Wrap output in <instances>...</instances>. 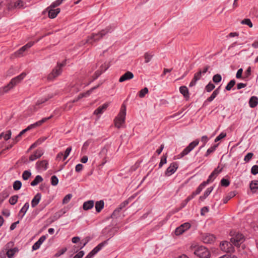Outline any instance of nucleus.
Wrapping results in <instances>:
<instances>
[{"label":"nucleus","mask_w":258,"mask_h":258,"mask_svg":"<svg viewBox=\"0 0 258 258\" xmlns=\"http://www.w3.org/2000/svg\"><path fill=\"white\" fill-rule=\"evenodd\" d=\"M250 188L251 190L258 189V181H252L250 184Z\"/></svg>","instance_id":"41"},{"label":"nucleus","mask_w":258,"mask_h":258,"mask_svg":"<svg viewBox=\"0 0 258 258\" xmlns=\"http://www.w3.org/2000/svg\"><path fill=\"white\" fill-rule=\"evenodd\" d=\"M199 143L198 139H196L191 142L180 154L177 156V158L179 159L185 155L188 154Z\"/></svg>","instance_id":"5"},{"label":"nucleus","mask_w":258,"mask_h":258,"mask_svg":"<svg viewBox=\"0 0 258 258\" xmlns=\"http://www.w3.org/2000/svg\"><path fill=\"white\" fill-rule=\"evenodd\" d=\"M177 168V165L173 163L170 165V166L166 169L165 174L166 176H169L173 174Z\"/></svg>","instance_id":"18"},{"label":"nucleus","mask_w":258,"mask_h":258,"mask_svg":"<svg viewBox=\"0 0 258 258\" xmlns=\"http://www.w3.org/2000/svg\"><path fill=\"white\" fill-rule=\"evenodd\" d=\"M48 99V98H42L38 100L35 104L36 107L45 102Z\"/></svg>","instance_id":"59"},{"label":"nucleus","mask_w":258,"mask_h":258,"mask_svg":"<svg viewBox=\"0 0 258 258\" xmlns=\"http://www.w3.org/2000/svg\"><path fill=\"white\" fill-rule=\"evenodd\" d=\"M104 202L103 200L97 201L95 203V209L97 213H99L103 209Z\"/></svg>","instance_id":"26"},{"label":"nucleus","mask_w":258,"mask_h":258,"mask_svg":"<svg viewBox=\"0 0 258 258\" xmlns=\"http://www.w3.org/2000/svg\"><path fill=\"white\" fill-rule=\"evenodd\" d=\"M66 64V60L61 63H57V66L52 70L51 72L48 75L47 80L52 81L56 77L60 75L62 73V68Z\"/></svg>","instance_id":"3"},{"label":"nucleus","mask_w":258,"mask_h":258,"mask_svg":"<svg viewBox=\"0 0 258 258\" xmlns=\"http://www.w3.org/2000/svg\"><path fill=\"white\" fill-rule=\"evenodd\" d=\"M19 197L17 195H15L11 197L9 199V203L12 205L16 204L18 201Z\"/></svg>","instance_id":"37"},{"label":"nucleus","mask_w":258,"mask_h":258,"mask_svg":"<svg viewBox=\"0 0 258 258\" xmlns=\"http://www.w3.org/2000/svg\"><path fill=\"white\" fill-rule=\"evenodd\" d=\"M34 41H30L27 43L24 46H22L21 48H20L18 51L15 52V55L17 57H20L23 56V53L25 52L27 49L31 47L35 43Z\"/></svg>","instance_id":"12"},{"label":"nucleus","mask_w":258,"mask_h":258,"mask_svg":"<svg viewBox=\"0 0 258 258\" xmlns=\"http://www.w3.org/2000/svg\"><path fill=\"white\" fill-rule=\"evenodd\" d=\"M209 208L208 207H204L201 209V215H204L206 213L208 212Z\"/></svg>","instance_id":"62"},{"label":"nucleus","mask_w":258,"mask_h":258,"mask_svg":"<svg viewBox=\"0 0 258 258\" xmlns=\"http://www.w3.org/2000/svg\"><path fill=\"white\" fill-rule=\"evenodd\" d=\"M9 192L7 189H5L0 192V205L9 197Z\"/></svg>","instance_id":"30"},{"label":"nucleus","mask_w":258,"mask_h":258,"mask_svg":"<svg viewBox=\"0 0 258 258\" xmlns=\"http://www.w3.org/2000/svg\"><path fill=\"white\" fill-rule=\"evenodd\" d=\"M148 92H149V90H148V88L145 87L143 89H141L139 92V96L140 98H143L148 93Z\"/></svg>","instance_id":"35"},{"label":"nucleus","mask_w":258,"mask_h":258,"mask_svg":"<svg viewBox=\"0 0 258 258\" xmlns=\"http://www.w3.org/2000/svg\"><path fill=\"white\" fill-rule=\"evenodd\" d=\"M244 240L243 235L241 233H237L230 239L231 242L235 246H239Z\"/></svg>","instance_id":"10"},{"label":"nucleus","mask_w":258,"mask_h":258,"mask_svg":"<svg viewBox=\"0 0 258 258\" xmlns=\"http://www.w3.org/2000/svg\"><path fill=\"white\" fill-rule=\"evenodd\" d=\"M202 75V74L201 71H200L198 72H197V73H196L194 75V77L192 80L189 83V86L191 87L195 86L197 82L201 78Z\"/></svg>","instance_id":"19"},{"label":"nucleus","mask_w":258,"mask_h":258,"mask_svg":"<svg viewBox=\"0 0 258 258\" xmlns=\"http://www.w3.org/2000/svg\"><path fill=\"white\" fill-rule=\"evenodd\" d=\"M52 116H53L52 115H51L48 117L43 118L42 119L36 122L35 123L30 124L27 128L22 130L21 132H20V135H21L22 136L26 132H27L32 128H34L37 126L41 125L43 123L46 122L47 120L51 118L52 117Z\"/></svg>","instance_id":"7"},{"label":"nucleus","mask_w":258,"mask_h":258,"mask_svg":"<svg viewBox=\"0 0 258 258\" xmlns=\"http://www.w3.org/2000/svg\"><path fill=\"white\" fill-rule=\"evenodd\" d=\"M107 149L106 147L103 148L100 152V155L103 158V160H105L106 158V155L107 153Z\"/></svg>","instance_id":"40"},{"label":"nucleus","mask_w":258,"mask_h":258,"mask_svg":"<svg viewBox=\"0 0 258 258\" xmlns=\"http://www.w3.org/2000/svg\"><path fill=\"white\" fill-rule=\"evenodd\" d=\"M213 187H208L205 191L204 195L200 197V199L201 201L205 200L211 194V192L213 190Z\"/></svg>","instance_id":"32"},{"label":"nucleus","mask_w":258,"mask_h":258,"mask_svg":"<svg viewBox=\"0 0 258 258\" xmlns=\"http://www.w3.org/2000/svg\"><path fill=\"white\" fill-rule=\"evenodd\" d=\"M122 208L120 207L119 206L118 208H117L113 212L112 214V217H116L118 215L120 211L122 210Z\"/></svg>","instance_id":"54"},{"label":"nucleus","mask_w":258,"mask_h":258,"mask_svg":"<svg viewBox=\"0 0 258 258\" xmlns=\"http://www.w3.org/2000/svg\"><path fill=\"white\" fill-rule=\"evenodd\" d=\"M110 103L106 102L103 104L102 105L98 107L95 111H94V114L99 115L102 114L108 107Z\"/></svg>","instance_id":"17"},{"label":"nucleus","mask_w":258,"mask_h":258,"mask_svg":"<svg viewBox=\"0 0 258 258\" xmlns=\"http://www.w3.org/2000/svg\"><path fill=\"white\" fill-rule=\"evenodd\" d=\"M67 250V247H63L62 249L58 250L55 254V257H59L61 255L63 254Z\"/></svg>","instance_id":"47"},{"label":"nucleus","mask_w":258,"mask_h":258,"mask_svg":"<svg viewBox=\"0 0 258 258\" xmlns=\"http://www.w3.org/2000/svg\"><path fill=\"white\" fill-rule=\"evenodd\" d=\"M94 205V202L93 200H89L85 202L83 205V208L85 211L91 209Z\"/></svg>","instance_id":"24"},{"label":"nucleus","mask_w":258,"mask_h":258,"mask_svg":"<svg viewBox=\"0 0 258 258\" xmlns=\"http://www.w3.org/2000/svg\"><path fill=\"white\" fill-rule=\"evenodd\" d=\"M207 184L204 181L197 188L196 190L193 193V195H199L202 190L205 187Z\"/></svg>","instance_id":"33"},{"label":"nucleus","mask_w":258,"mask_h":258,"mask_svg":"<svg viewBox=\"0 0 258 258\" xmlns=\"http://www.w3.org/2000/svg\"><path fill=\"white\" fill-rule=\"evenodd\" d=\"M253 156V154L252 153H247L244 158V161L245 162H248L252 158Z\"/></svg>","instance_id":"52"},{"label":"nucleus","mask_w":258,"mask_h":258,"mask_svg":"<svg viewBox=\"0 0 258 258\" xmlns=\"http://www.w3.org/2000/svg\"><path fill=\"white\" fill-rule=\"evenodd\" d=\"M191 225L189 223H184L175 229V234L177 236L180 235L189 229Z\"/></svg>","instance_id":"9"},{"label":"nucleus","mask_w":258,"mask_h":258,"mask_svg":"<svg viewBox=\"0 0 258 258\" xmlns=\"http://www.w3.org/2000/svg\"><path fill=\"white\" fill-rule=\"evenodd\" d=\"M201 239L205 243L211 244L215 241V237L212 234L204 233L202 234Z\"/></svg>","instance_id":"11"},{"label":"nucleus","mask_w":258,"mask_h":258,"mask_svg":"<svg viewBox=\"0 0 258 258\" xmlns=\"http://www.w3.org/2000/svg\"><path fill=\"white\" fill-rule=\"evenodd\" d=\"M26 76V73L23 72L20 75L13 78L7 85L0 88V93L4 94L8 92L10 89H12L16 85L20 83L22 80L24 79Z\"/></svg>","instance_id":"1"},{"label":"nucleus","mask_w":258,"mask_h":258,"mask_svg":"<svg viewBox=\"0 0 258 258\" xmlns=\"http://www.w3.org/2000/svg\"><path fill=\"white\" fill-rule=\"evenodd\" d=\"M194 254L200 258H210L211 256L210 251L204 246L198 247L195 250Z\"/></svg>","instance_id":"6"},{"label":"nucleus","mask_w":258,"mask_h":258,"mask_svg":"<svg viewBox=\"0 0 258 258\" xmlns=\"http://www.w3.org/2000/svg\"><path fill=\"white\" fill-rule=\"evenodd\" d=\"M43 178L39 175H37L35 179L31 182V185L34 186L43 181Z\"/></svg>","instance_id":"31"},{"label":"nucleus","mask_w":258,"mask_h":258,"mask_svg":"<svg viewBox=\"0 0 258 258\" xmlns=\"http://www.w3.org/2000/svg\"><path fill=\"white\" fill-rule=\"evenodd\" d=\"M134 77V75L132 72L127 71L120 77L119 82L121 83L125 81L131 80Z\"/></svg>","instance_id":"14"},{"label":"nucleus","mask_w":258,"mask_h":258,"mask_svg":"<svg viewBox=\"0 0 258 258\" xmlns=\"http://www.w3.org/2000/svg\"><path fill=\"white\" fill-rule=\"evenodd\" d=\"M251 67H248L244 72V77L248 78L251 75Z\"/></svg>","instance_id":"58"},{"label":"nucleus","mask_w":258,"mask_h":258,"mask_svg":"<svg viewBox=\"0 0 258 258\" xmlns=\"http://www.w3.org/2000/svg\"><path fill=\"white\" fill-rule=\"evenodd\" d=\"M29 208V204L28 202L26 203L23 207L21 208L18 214V216L20 219H22L24 216L25 214L27 212V210Z\"/></svg>","instance_id":"20"},{"label":"nucleus","mask_w":258,"mask_h":258,"mask_svg":"<svg viewBox=\"0 0 258 258\" xmlns=\"http://www.w3.org/2000/svg\"><path fill=\"white\" fill-rule=\"evenodd\" d=\"M235 196V194L233 192H230L228 196H227L225 198H224L223 200V203L226 204L227 202L231 199L232 197Z\"/></svg>","instance_id":"50"},{"label":"nucleus","mask_w":258,"mask_h":258,"mask_svg":"<svg viewBox=\"0 0 258 258\" xmlns=\"http://www.w3.org/2000/svg\"><path fill=\"white\" fill-rule=\"evenodd\" d=\"M220 249L225 252H232L234 251V248L232 244L227 241H224L220 244Z\"/></svg>","instance_id":"8"},{"label":"nucleus","mask_w":258,"mask_h":258,"mask_svg":"<svg viewBox=\"0 0 258 258\" xmlns=\"http://www.w3.org/2000/svg\"><path fill=\"white\" fill-rule=\"evenodd\" d=\"M109 68L107 64L105 65V68L103 71L98 70L95 73V75L96 76L95 79L97 78L103 72H105L107 69Z\"/></svg>","instance_id":"48"},{"label":"nucleus","mask_w":258,"mask_h":258,"mask_svg":"<svg viewBox=\"0 0 258 258\" xmlns=\"http://www.w3.org/2000/svg\"><path fill=\"white\" fill-rule=\"evenodd\" d=\"M226 136V133L222 132L215 139V142H217Z\"/></svg>","instance_id":"46"},{"label":"nucleus","mask_w":258,"mask_h":258,"mask_svg":"<svg viewBox=\"0 0 258 258\" xmlns=\"http://www.w3.org/2000/svg\"><path fill=\"white\" fill-rule=\"evenodd\" d=\"M72 198V195L71 194L67 195L62 200V203L63 204H66L68 203Z\"/></svg>","instance_id":"42"},{"label":"nucleus","mask_w":258,"mask_h":258,"mask_svg":"<svg viewBox=\"0 0 258 258\" xmlns=\"http://www.w3.org/2000/svg\"><path fill=\"white\" fill-rule=\"evenodd\" d=\"M126 115V108L124 105H122L121 108L114 119L115 126L117 128H120L124 123Z\"/></svg>","instance_id":"4"},{"label":"nucleus","mask_w":258,"mask_h":258,"mask_svg":"<svg viewBox=\"0 0 258 258\" xmlns=\"http://www.w3.org/2000/svg\"><path fill=\"white\" fill-rule=\"evenodd\" d=\"M241 24L246 25L248 26L250 28H251L253 26L252 23L249 19H244V20L241 21Z\"/></svg>","instance_id":"39"},{"label":"nucleus","mask_w":258,"mask_h":258,"mask_svg":"<svg viewBox=\"0 0 258 258\" xmlns=\"http://www.w3.org/2000/svg\"><path fill=\"white\" fill-rule=\"evenodd\" d=\"M83 165L81 164H78L76 166L75 170L76 172H80L83 169Z\"/></svg>","instance_id":"63"},{"label":"nucleus","mask_w":258,"mask_h":258,"mask_svg":"<svg viewBox=\"0 0 258 258\" xmlns=\"http://www.w3.org/2000/svg\"><path fill=\"white\" fill-rule=\"evenodd\" d=\"M209 141V138L207 136H203L201 138V142L203 143V147H204L206 144Z\"/></svg>","instance_id":"61"},{"label":"nucleus","mask_w":258,"mask_h":258,"mask_svg":"<svg viewBox=\"0 0 258 258\" xmlns=\"http://www.w3.org/2000/svg\"><path fill=\"white\" fill-rule=\"evenodd\" d=\"M84 254L83 251H80L77 254H76L73 258H82Z\"/></svg>","instance_id":"64"},{"label":"nucleus","mask_w":258,"mask_h":258,"mask_svg":"<svg viewBox=\"0 0 258 258\" xmlns=\"http://www.w3.org/2000/svg\"><path fill=\"white\" fill-rule=\"evenodd\" d=\"M60 12V9L57 8L56 9L49 8L48 11V17L51 19L55 18L58 14Z\"/></svg>","instance_id":"23"},{"label":"nucleus","mask_w":258,"mask_h":258,"mask_svg":"<svg viewBox=\"0 0 258 258\" xmlns=\"http://www.w3.org/2000/svg\"><path fill=\"white\" fill-rule=\"evenodd\" d=\"M106 243V241H104L99 243L93 250H92V251H90L85 258H92L95 254L102 249Z\"/></svg>","instance_id":"13"},{"label":"nucleus","mask_w":258,"mask_h":258,"mask_svg":"<svg viewBox=\"0 0 258 258\" xmlns=\"http://www.w3.org/2000/svg\"><path fill=\"white\" fill-rule=\"evenodd\" d=\"M222 80L221 76L219 74H216L213 77V81L215 83H218L221 82Z\"/></svg>","instance_id":"44"},{"label":"nucleus","mask_w":258,"mask_h":258,"mask_svg":"<svg viewBox=\"0 0 258 258\" xmlns=\"http://www.w3.org/2000/svg\"><path fill=\"white\" fill-rule=\"evenodd\" d=\"M58 179L55 175H53L51 177V184L53 186H55L58 184Z\"/></svg>","instance_id":"43"},{"label":"nucleus","mask_w":258,"mask_h":258,"mask_svg":"<svg viewBox=\"0 0 258 258\" xmlns=\"http://www.w3.org/2000/svg\"><path fill=\"white\" fill-rule=\"evenodd\" d=\"M112 30L113 29L111 26H108L104 29L102 30L98 33H93L90 36L88 37L86 41V43L92 44L93 43L99 40L108 33L111 32Z\"/></svg>","instance_id":"2"},{"label":"nucleus","mask_w":258,"mask_h":258,"mask_svg":"<svg viewBox=\"0 0 258 258\" xmlns=\"http://www.w3.org/2000/svg\"><path fill=\"white\" fill-rule=\"evenodd\" d=\"M12 133L11 130H9L7 131L6 133H4V139L5 141H8L9 140L11 137Z\"/></svg>","instance_id":"56"},{"label":"nucleus","mask_w":258,"mask_h":258,"mask_svg":"<svg viewBox=\"0 0 258 258\" xmlns=\"http://www.w3.org/2000/svg\"><path fill=\"white\" fill-rule=\"evenodd\" d=\"M251 173L253 175H256L258 174V165H254L251 167Z\"/></svg>","instance_id":"57"},{"label":"nucleus","mask_w":258,"mask_h":258,"mask_svg":"<svg viewBox=\"0 0 258 258\" xmlns=\"http://www.w3.org/2000/svg\"><path fill=\"white\" fill-rule=\"evenodd\" d=\"M41 198L40 193H37L33 198L31 201V206L33 208L35 207L39 203Z\"/></svg>","instance_id":"22"},{"label":"nucleus","mask_w":258,"mask_h":258,"mask_svg":"<svg viewBox=\"0 0 258 258\" xmlns=\"http://www.w3.org/2000/svg\"><path fill=\"white\" fill-rule=\"evenodd\" d=\"M44 152L42 149H38L35 151L33 154L29 157V160L33 161L37 159L40 158L43 154Z\"/></svg>","instance_id":"15"},{"label":"nucleus","mask_w":258,"mask_h":258,"mask_svg":"<svg viewBox=\"0 0 258 258\" xmlns=\"http://www.w3.org/2000/svg\"><path fill=\"white\" fill-rule=\"evenodd\" d=\"M235 81L234 80H231L225 87L226 90L229 91L234 86Z\"/></svg>","instance_id":"45"},{"label":"nucleus","mask_w":258,"mask_h":258,"mask_svg":"<svg viewBox=\"0 0 258 258\" xmlns=\"http://www.w3.org/2000/svg\"><path fill=\"white\" fill-rule=\"evenodd\" d=\"M22 183L19 180L15 181L13 183V188L15 190H18L21 188Z\"/></svg>","instance_id":"36"},{"label":"nucleus","mask_w":258,"mask_h":258,"mask_svg":"<svg viewBox=\"0 0 258 258\" xmlns=\"http://www.w3.org/2000/svg\"><path fill=\"white\" fill-rule=\"evenodd\" d=\"M258 103V98L256 96H252L249 99V105L251 108L255 107Z\"/></svg>","instance_id":"27"},{"label":"nucleus","mask_w":258,"mask_h":258,"mask_svg":"<svg viewBox=\"0 0 258 258\" xmlns=\"http://www.w3.org/2000/svg\"><path fill=\"white\" fill-rule=\"evenodd\" d=\"M221 171V169L218 170V168L215 169L212 173L209 175L207 181H204L207 184L211 182H212L214 178L218 175V174Z\"/></svg>","instance_id":"16"},{"label":"nucleus","mask_w":258,"mask_h":258,"mask_svg":"<svg viewBox=\"0 0 258 258\" xmlns=\"http://www.w3.org/2000/svg\"><path fill=\"white\" fill-rule=\"evenodd\" d=\"M219 89H220V87H219L218 88H217L216 89H215L212 93V94H211V95L207 98L206 101H208V102H212L215 98L217 96V95L219 93Z\"/></svg>","instance_id":"29"},{"label":"nucleus","mask_w":258,"mask_h":258,"mask_svg":"<svg viewBox=\"0 0 258 258\" xmlns=\"http://www.w3.org/2000/svg\"><path fill=\"white\" fill-rule=\"evenodd\" d=\"M218 146H219V144H215V145L211 146L210 148H209L207 150L206 153H205V156L206 157H207L210 154L213 153L215 151V150L216 149V148L218 147Z\"/></svg>","instance_id":"34"},{"label":"nucleus","mask_w":258,"mask_h":258,"mask_svg":"<svg viewBox=\"0 0 258 258\" xmlns=\"http://www.w3.org/2000/svg\"><path fill=\"white\" fill-rule=\"evenodd\" d=\"M98 87V86L94 87L92 88L91 89H90V90H88L85 93H83L80 94L78 95V99H81L84 97L89 96L91 94V93L93 92V91L94 89L97 88Z\"/></svg>","instance_id":"28"},{"label":"nucleus","mask_w":258,"mask_h":258,"mask_svg":"<svg viewBox=\"0 0 258 258\" xmlns=\"http://www.w3.org/2000/svg\"><path fill=\"white\" fill-rule=\"evenodd\" d=\"M48 161L47 160H42L36 163V167L38 169H43L46 170L47 169Z\"/></svg>","instance_id":"21"},{"label":"nucleus","mask_w":258,"mask_h":258,"mask_svg":"<svg viewBox=\"0 0 258 258\" xmlns=\"http://www.w3.org/2000/svg\"><path fill=\"white\" fill-rule=\"evenodd\" d=\"M144 57H145V62L148 63L150 61V60L152 58V55H150V54H149L148 53H146L145 54Z\"/></svg>","instance_id":"60"},{"label":"nucleus","mask_w":258,"mask_h":258,"mask_svg":"<svg viewBox=\"0 0 258 258\" xmlns=\"http://www.w3.org/2000/svg\"><path fill=\"white\" fill-rule=\"evenodd\" d=\"M15 7H18L19 8H24L25 6L24 5V2L21 0H18L15 3Z\"/></svg>","instance_id":"51"},{"label":"nucleus","mask_w":258,"mask_h":258,"mask_svg":"<svg viewBox=\"0 0 258 258\" xmlns=\"http://www.w3.org/2000/svg\"><path fill=\"white\" fill-rule=\"evenodd\" d=\"M180 92L183 95L184 98L188 99L189 97V92L187 88L185 86H181L179 88Z\"/></svg>","instance_id":"25"},{"label":"nucleus","mask_w":258,"mask_h":258,"mask_svg":"<svg viewBox=\"0 0 258 258\" xmlns=\"http://www.w3.org/2000/svg\"><path fill=\"white\" fill-rule=\"evenodd\" d=\"M71 150H72L71 147H69L67 148V149L66 150V151L64 152V153L63 154V160H65L67 158V157L69 155Z\"/></svg>","instance_id":"53"},{"label":"nucleus","mask_w":258,"mask_h":258,"mask_svg":"<svg viewBox=\"0 0 258 258\" xmlns=\"http://www.w3.org/2000/svg\"><path fill=\"white\" fill-rule=\"evenodd\" d=\"M221 184L222 186L227 187L230 184V182L228 179L222 178L221 180Z\"/></svg>","instance_id":"55"},{"label":"nucleus","mask_w":258,"mask_h":258,"mask_svg":"<svg viewBox=\"0 0 258 258\" xmlns=\"http://www.w3.org/2000/svg\"><path fill=\"white\" fill-rule=\"evenodd\" d=\"M215 85L212 83H209L206 86V88H205V89L208 92H211L212 90H213L214 88H215Z\"/></svg>","instance_id":"49"},{"label":"nucleus","mask_w":258,"mask_h":258,"mask_svg":"<svg viewBox=\"0 0 258 258\" xmlns=\"http://www.w3.org/2000/svg\"><path fill=\"white\" fill-rule=\"evenodd\" d=\"M31 173L30 171L25 170L23 172L22 174V178L24 180H26L29 179V178L31 176Z\"/></svg>","instance_id":"38"}]
</instances>
